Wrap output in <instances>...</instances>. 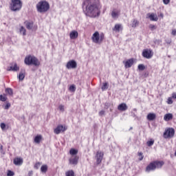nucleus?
<instances>
[{
  "label": "nucleus",
  "instance_id": "obj_1",
  "mask_svg": "<svg viewBox=\"0 0 176 176\" xmlns=\"http://www.w3.org/2000/svg\"><path fill=\"white\" fill-rule=\"evenodd\" d=\"M85 6L84 12L89 17H97L100 16V6L97 0H85L83 2V6Z\"/></svg>",
  "mask_w": 176,
  "mask_h": 176
},
{
  "label": "nucleus",
  "instance_id": "obj_2",
  "mask_svg": "<svg viewBox=\"0 0 176 176\" xmlns=\"http://www.w3.org/2000/svg\"><path fill=\"white\" fill-rule=\"evenodd\" d=\"M36 8L38 13H46L50 9V4L45 0L41 1L36 4Z\"/></svg>",
  "mask_w": 176,
  "mask_h": 176
},
{
  "label": "nucleus",
  "instance_id": "obj_3",
  "mask_svg": "<svg viewBox=\"0 0 176 176\" xmlns=\"http://www.w3.org/2000/svg\"><path fill=\"white\" fill-rule=\"evenodd\" d=\"M25 64H26V65H34V67H39L41 65V62L34 56L29 55L25 58Z\"/></svg>",
  "mask_w": 176,
  "mask_h": 176
},
{
  "label": "nucleus",
  "instance_id": "obj_4",
  "mask_svg": "<svg viewBox=\"0 0 176 176\" xmlns=\"http://www.w3.org/2000/svg\"><path fill=\"white\" fill-rule=\"evenodd\" d=\"M23 3L20 0H11V3H10V9L12 12H17L21 9Z\"/></svg>",
  "mask_w": 176,
  "mask_h": 176
},
{
  "label": "nucleus",
  "instance_id": "obj_5",
  "mask_svg": "<svg viewBox=\"0 0 176 176\" xmlns=\"http://www.w3.org/2000/svg\"><path fill=\"white\" fill-rule=\"evenodd\" d=\"M27 30L32 31H36L38 30V25H34V21H26L24 23Z\"/></svg>",
  "mask_w": 176,
  "mask_h": 176
},
{
  "label": "nucleus",
  "instance_id": "obj_6",
  "mask_svg": "<svg viewBox=\"0 0 176 176\" xmlns=\"http://www.w3.org/2000/svg\"><path fill=\"white\" fill-rule=\"evenodd\" d=\"M175 134V131L173 128L166 129L164 133V138H173Z\"/></svg>",
  "mask_w": 176,
  "mask_h": 176
},
{
  "label": "nucleus",
  "instance_id": "obj_7",
  "mask_svg": "<svg viewBox=\"0 0 176 176\" xmlns=\"http://www.w3.org/2000/svg\"><path fill=\"white\" fill-rule=\"evenodd\" d=\"M142 56L144 57V58H152V57H153V52H152L151 49H145L142 52Z\"/></svg>",
  "mask_w": 176,
  "mask_h": 176
},
{
  "label": "nucleus",
  "instance_id": "obj_8",
  "mask_svg": "<svg viewBox=\"0 0 176 176\" xmlns=\"http://www.w3.org/2000/svg\"><path fill=\"white\" fill-rule=\"evenodd\" d=\"M76 67H78V63H76V61H75L74 60H71L68 61L66 65V68L67 69H75V68H76Z\"/></svg>",
  "mask_w": 176,
  "mask_h": 176
},
{
  "label": "nucleus",
  "instance_id": "obj_9",
  "mask_svg": "<svg viewBox=\"0 0 176 176\" xmlns=\"http://www.w3.org/2000/svg\"><path fill=\"white\" fill-rule=\"evenodd\" d=\"M19 68L17 66V63L12 62L10 63V66L7 67V71H12L13 72H16L19 71Z\"/></svg>",
  "mask_w": 176,
  "mask_h": 176
},
{
  "label": "nucleus",
  "instance_id": "obj_10",
  "mask_svg": "<svg viewBox=\"0 0 176 176\" xmlns=\"http://www.w3.org/2000/svg\"><path fill=\"white\" fill-rule=\"evenodd\" d=\"M95 157L96 159L97 164H100V163L102 162V159H104V153L98 151Z\"/></svg>",
  "mask_w": 176,
  "mask_h": 176
},
{
  "label": "nucleus",
  "instance_id": "obj_11",
  "mask_svg": "<svg viewBox=\"0 0 176 176\" xmlns=\"http://www.w3.org/2000/svg\"><path fill=\"white\" fill-rule=\"evenodd\" d=\"M91 40L94 43H101L100 41V33L98 32H96L91 36Z\"/></svg>",
  "mask_w": 176,
  "mask_h": 176
},
{
  "label": "nucleus",
  "instance_id": "obj_12",
  "mask_svg": "<svg viewBox=\"0 0 176 176\" xmlns=\"http://www.w3.org/2000/svg\"><path fill=\"white\" fill-rule=\"evenodd\" d=\"M67 129H65V126L63 125H58L56 126V128L54 130V133L55 134H60V133H64Z\"/></svg>",
  "mask_w": 176,
  "mask_h": 176
},
{
  "label": "nucleus",
  "instance_id": "obj_13",
  "mask_svg": "<svg viewBox=\"0 0 176 176\" xmlns=\"http://www.w3.org/2000/svg\"><path fill=\"white\" fill-rule=\"evenodd\" d=\"M78 161H79V157H78L77 155H75L69 158V164H73V166H76V164H78Z\"/></svg>",
  "mask_w": 176,
  "mask_h": 176
},
{
  "label": "nucleus",
  "instance_id": "obj_14",
  "mask_svg": "<svg viewBox=\"0 0 176 176\" xmlns=\"http://www.w3.org/2000/svg\"><path fill=\"white\" fill-rule=\"evenodd\" d=\"M123 63L124 64L125 68H131L133 64H134V60H133V58H131L125 62L124 61Z\"/></svg>",
  "mask_w": 176,
  "mask_h": 176
},
{
  "label": "nucleus",
  "instance_id": "obj_15",
  "mask_svg": "<svg viewBox=\"0 0 176 176\" xmlns=\"http://www.w3.org/2000/svg\"><path fill=\"white\" fill-rule=\"evenodd\" d=\"M154 170H156V166H155L154 162L150 163L149 165H148L146 168V171L147 173H149L150 171H153Z\"/></svg>",
  "mask_w": 176,
  "mask_h": 176
},
{
  "label": "nucleus",
  "instance_id": "obj_16",
  "mask_svg": "<svg viewBox=\"0 0 176 176\" xmlns=\"http://www.w3.org/2000/svg\"><path fill=\"white\" fill-rule=\"evenodd\" d=\"M13 163L15 166H21V164H23V159L20 157H15L13 160Z\"/></svg>",
  "mask_w": 176,
  "mask_h": 176
},
{
  "label": "nucleus",
  "instance_id": "obj_17",
  "mask_svg": "<svg viewBox=\"0 0 176 176\" xmlns=\"http://www.w3.org/2000/svg\"><path fill=\"white\" fill-rule=\"evenodd\" d=\"M153 163L155 168H162V167H163V165L164 164V162L163 161H155L153 162Z\"/></svg>",
  "mask_w": 176,
  "mask_h": 176
},
{
  "label": "nucleus",
  "instance_id": "obj_18",
  "mask_svg": "<svg viewBox=\"0 0 176 176\" xmlns=\"http://www.w3.org/2000/svg\"><path fill=\"white\" fill-rule=\"evenodd\" d=\"M147 16H148V19H150V20L151 21H157V20H159V18H157V16L155 15V14L152 13H148L147 14Z\"/></svg>",
  "mask_w": 176,
  "mask_h": 176
},
{
  "label": "nucleus",
  "instance_id": "obj_19",
  "mask_svg": "<svg viewBox=\"0 0 176 176\" xmlns=\"http://www.w3.org/2000/svg\"><path fill=\"white\" fill-rule=\"evenodd\" d=\"M118 111H127V104H126V103H122L120 105H118Z\"/></svg>",
  "mask_w": 176,
  "mask_h": 176
},
{
  "label": "nucleus",
  "instance_id": "obj_20",
  "mask_svg": "<svg viewBox=\"0 0 176 176\" xmlns=\"http://www.w3.org/2000/svg\"><path fill=\"white\" fill-rule=\"evenodd\" d=\"M146 119L150 121L155 120V119H156V114L154 113H149L146 116Z\"/></svg>",
  "mask_w": 176,
  "mask_h": 176
},
{
  "label": "nucleus",
  "instance_id": "obj_21",
  "mask_svg": "<svg viewBox=\"0 0 176 176\" xmlns=\"http://www.w3.org/2000/svg\"><path fill=\"white\" fill-rule=\"evenodd\" d=\"M79 34L78 33V32L74 30L72 31L69 34V36L71 39H76V38H78Z\"/></svg>",
  "mask_w": 176,
  "mask_h": 176
},
{
  "label": "nucleus",
  "instance_id": "obj_22",
  "mask_svg": "<svg viewBox=\"0 0 176 176\" xmlns=\"http://www.w3.org/2000/svg\"><path fill=\"white\" fill-rule=\"evenodd\" d=\"M173 119V113H166L164 115V120H165V122H169V120H172Z\"/></svg>",
  "mask_w": 176,
  "mask_h": 176
},
{
  "label": "nucleus",
  "instance_id": "obj_23",
  "mask_svg": "<svg viewBox=\"0 0 176 176\" xmlns=\"http://www.w3.org/2000/svg\"><path fill=\"white\" fill-rule=\"evenodd\" d=\"M119 14H120V12L119 11L113 10L111 12L112 19H118L119 17Z\"/></svg>",
  "mask_w": 176,
  "mask_h": 176
},
{
  "label": "nucleus",
  "instance_id": "obj_24",
  "mask_svg": "<svg viewBox=\"0 0 176 176\" xmlns=\"http://www.w3.org/2000/svg\"><path fill=\"white\" fill-rule=\"evenodd\" d=\"M140 24V22L137 19H133L132 21L131 27L132 28H136V27H138Z\"/></svg>",
  "mask_w": 176,
  "mask_h": 176
},
{
  "label": "nucleus",
  "instance_id": "obj_25",
  "mask_svg": "<svg viewBox=\"0 0 176 176\" xmlns=\"http://www.w3.org/2000/svg\"><path fill=\"white\" fill-rule=\"evenodd\" d=\"M113 30V31H117V32H119L120 30H123V28L122 27L121 24H116Z\"/></svg>",
  "mask_w": 176,
  "mask_h": 176
},
{
  "label": "nucleus",
  "instance_id": "obj_26",
  "mask_svg": "<svg viewBox=\"0 0 176 176\" xmlns=\"http://www.w3.org/2000/svg\"><path fill=\"white\" fill-rule=\"evenodd\" d=\"M41 141H42V135H38L34 138V142L36 144H40Z\"/></svg>",
  "mask_w": 176,
  "mask_h": 176
},
{
  "label": "nucleus",
  "instance_id": "obj_27",
  "mask_svg": "<svg viewBox=\"0 0 176 176\" xmlns=\"http://www.w3.org/2000/svg\"><path fill=\"white\" fill-rule=\"evenodd\" d=\"M5 92L6 93V94H8V96H13V89L12 88H6L5 89Z\"/></svg>",
  "mask_w": 176,
  "mask_h": 176
},
{
  "label": "nucleus",
  "instance_id": "obj_28",
  "mask_svg": "<svg viewBox=\"0 0 176 176\" xmlns=\"http://www.w3.org/2000/svg\"><path fill=\"white\" fill-rule=\"evenodd\" d=\"M0 127L3 131H5V130H8V129H9V126H6V124L4 122H1L0 124Z\"/></svg>",
  "mask_w": 176,
  "mask_h": 176
},
{
  "label": "nucleus",
  "instance_id": "obj_29",
  "mask_svg": "<svg viewBox=\"0 0 176 176\" xmlns=\"http://www.w3.org/2000/svg\"><path fill=\"white\" fill-rule=\"evenodd\" d=\"M41 173H43V174H46V173H47V165L45 164L43 165L41 168Z\"/></svg>",
  "mask_w": 176,
  "mask_h": 176
},
{
  "label": "nucleus",
  "instance_id": "obj_30",
  "mask_svg": "<svg viewBox=\"0 0 176 176\" xmlns=\"http://www.w3.org/2000/svg\"><path fill=\"white\" fill-rule=\"evenodd\" d=\"M70 155H72L73 156L75 155H78V150L74 148H71L69 151Z\"/></svg>",
  "mask_w": 176,
  "mask_h": 176
},
{
  "label": "nucleus",
  "instance_id": "obj_31",
  "mask_svg": "<svg viewBox=\"0 0 176 176\" xmlns=\"http://www.w3.org/2000/svg\"><path fill=\"white\" fill-rule=\"evenodd\" d=\"M66 176H75V173H74V170H68L65 173Z\"/></svg>",
  "mask_w": 176,
  "mask_h": 176
},
{
  "label": "nucleus",
  "instance_id": "obj_32",
  "mask_svg": "<svg viewBox=\"0 0 176 176\" xmlns=\"http://www.w3.org/2000/svg\"><path fill=\"white\" fill-rule=\"evenodd\" d=\"M69 91H72V92L76 91V87L75 86V85H72L69 87Z\"/></svg>",
  "mask_w": 176,
  "mask_h": 176
},
{
  "label": "nucleus",
  "instance_id": "obj_33",
  "mask_svg": "<svg viewBox=\"0 0 176 176\" xmlns=\"http://www.w3.org/2000/svg\"><path fill=\"white\" fill-rule=\"evenodd\" d=\"M8 100V98L6 96L0 95V101H2L3 102H5Z\"/></svg>",
  "mask_w": 176,
  "mask_h": 176
},
{
  "label": "nucleus",
  "instance_id": "obj_34",
  "mask_svg": "<svg viewBox=\"0 0 176 176\" xmlns=\"http://www.w3.org/2000/svg\"><path fill=\"white\" fill-rule=\"evenodd\" d=\"M153 144H155V140H151L146 142V144L148 145V146H152Z\"/></svg>",
  "mask_w": 176,
  "mask_h": 176
},
{
  "label": "nucleus",
  "instance_id": "obj_35",
  "mask_svg": "<svg viewBox=\"0 0 176 176\" xmlns=\"http://www.w3.org/2000/svg\"><path fill=\"white\" fill-rule=\"evenodd\" d=\"M107 89H108V82H104L102 87V90L104 91V90H107Z\"/></svg>",
  "mask_w": 176,
  "mask_h": 176
},
{
  "label": "nucleus",
  "instance_id": "obj_36",
  "mask_svg": "<svg viewBox=\"0 0 176 176\" xmlns=\"http://www.w3.org/2000/svg\"><path fill=\"white\" fill-rule=\"evenodd\" d=\"M166 102H167V104H168V105H171V104H173V96L168 98Z\"/></svg>",
  "mask_w": 176,
  "mask_h": 176
},
{
  "label": "nucleus",
  "instance_id": "obj_37",
  "mask_svg": "<svg viewBox=\"0 0 176 176\" xmlns=\"http://www.w3.org/2000/svg\"><path fill=\"white\" fill-rule=\"evenodd\" d=\"M138 68L140 71H144V69H145V66L142 64H140L138 65Z\"/></svg>",
  "mask_w": 176,
  "mask_h": 176
},
{
  "label": "nucleus",
  "instance_id": "obj_38",
  "mask_svg": "<svg viewBox=\"0 0 176 176\" xmlns=\"http://www.w3.org/2000/svg\"><path fill=\"white\" fill-rule=\"evenodd\" d=\"M104 33L99 34V39L100 41V43H102V41H104Z\"/></svg>",
  "mask_w": 176,
  "mask_h": 176
},
{
  "label": "nucleus",
  "instance_id": "obj_39",
  "mask_svg": "<svg viewBox=\"0 0 176 176\" xmlns=\"http://www.w3.org/2000/svg\"><path fill=\"white\" fill-rule=\"evenodd\" d=\"M14 172L12 170H8L7 176H14Z\"/></svg>",
  "mask_w": 176,
  "mask_h": 176
},
{
  "label": "nucleus",
  "instance_id": "obj_40",
  "mask_svg": "<svg viewBox=\"0 0 176 176\" xmlns=\"http://www.w3.org/2000/svg\"><path fill=\"white\" fill-rule=\"evenodd\" d=\"M111 102L104 103V109H108V108H109V107H111Z\"/></svg>",
  "mask_w": 176,
  "mask_h": 176
},
{
  "label": "nucleus",
  "instance_id": "obj_41",
  "mask_svg": "<svg viewBox=\"0 0 176 176\" xmlns=\"http://www.w3.org/2000/svg\"><path fill=\"white\" fill-rule=\"evenodd\" d=\"M58 109H59L61 112H64V111H65L64 105L60 104L59 107H58Z\"/></svg>",
  "mask_w": 176,
  "mask_h": 176
},
{
  "label": "nucleus",
  "instance_id": "obj_42",
  "mask_svg": "<svg viewBox=\"0 0 176 176\" xmlns=\"http://www.w3.org/2000/svg\"><path fill=\"white\" fill-rule=\"evenodd\" d=\"M39 167H41V162L36 163V164L34 165V168H36V170H38Z\"/></svg>",
  "mask_w": 176,
  "mask_h": 176
},
{
  "label": "nucleus",
  "instance_id": "obj_43",
  "mask_svg": "<svg viewBox=\"0 0 176 176\" xmlns=\"http://www.w3.org/2000/svg\"><path fill=\"white\" fill-rule=\"evenodd\" d=\"M10 106H11L10 103V102H7L6 104L5 105L4 109H9L10 108Z\"/></svg>",
  "mask_w": 176,
  "mask_h": 176
},
{
  "label": "nucleus",
  "instance_id": "obj_44",
  "mask_svg": "<svg viewBox=\"0 0 176 176\" xmlns=\"http://www.w3.org/2000/svg\"><path fill=\"white\" fill-rule=\"evenodd\" d=\"M105 115V111L102 110L99 112V116H104Z\"/></svg>",
  "mask_w": 176,
  "mask_h": 176
},
{
  "label": "nucleus",
  "instance_id": "obj_45",
  "mask_svg": "<svg viewBox=\"0 0 176 176\" xmlns=\"http://www.w3.org/2000/svg\"><path fill=\"white\" fill-rule=\"evenodd\" d=\"M149 28H151V31H153V30H156V26L155 25H150Z\"/></svg>",
  "mask_w": 176,
  "mask_h": 176
},
{
  "label": "nucleus",
  "instance_id": "obj_46",
  "mask_svg": "<svg viewBox=\"0 0 176 176\" xmlns=\"http://www.w3.org/2000/svg\"><path fill=\"white\" fill-rule=\"evenodd\" d=\"M138 156H140V157L139 158V160H142V159H144V155H142V153H138Z\"/></svg>",
  "mask_w": 176,
  "mask_h": 176
},
{
  "label": "nucleus",
  "instance_id": "obj_47",
  "mask_svg": "<svg viewBox=\"0 0 176 176\" xmlns=\"http://www.w3.org/2000/svg\"><path fill=\"white\" fill-rule=\"evenodd\" d=\"M164 5H168L170 3V0H163Z\"/></svg>",
  "mask_w": 176,
  "mask_h": 176
},
{
  "label": "nucleus",
  "instance_id": "obj_48",
  "mask_svg": "<svg viewBox=\"0 0 176 176\" xmlns=\"http://www.w3.org/2000/svg\"><path fill=\"white\" fill-rule=\"evenodd\" d=\"M19 80H23V73H20L19 75Z\"/></svg>",
  "mask_w": 176,
  "mask_h": 176
},
{
  "label": "nucleus",
  "instance_id": "obj_49",
  "mask_svg": "<svg viewBox=\"0 0 176 176\" xmlns=\"http://www.w3.org/2000/svg\"><path fill=\"white\" fill-rule=\"evenodd\" d=\"M171 34H172V35H173V36H176V30L175 29L173 30Z\"/></svg>",
  "mask_w": 176,
  "mask_h": 176
},
{
  "label": "nucleus",
  "instance_id": "obj_50",
  "mask_svg": "<svg viewBox=\"0 0 176 176\" xmlns=\"http://www.w3.org/2000/svg\"><path fill=\"white\" fill-rule=\"evenodd\" d=\"M172 98H175V100H176V94L175 93L172 94Z\"/></svg>",
  "mask_w": 176,
  "mask_h": 176
},
{
  "label": "nucleus",
  "instance_id": "obj_51",
  "mask_svg": "<svg viewBox=\"0 0 176 176\" xmlns=\"http://www.w3.org/2000/svg\"><path fill=\"white\" fill-rule=\"evenodd\" d=\"M28 175H29V176L32 175V170L29 171Z\"/></svg>",
  "mask_w": 176,
  "mask_h": 176
},
{
  "label": "nucleus",
  "instance_id": "obj_52",
  "mask_svg": "<svg viewBox=\"0 0 176 176\" xmlns=\"http://www.w3.org/2000/svg\"><path fill=\"white\" fill-rule=\"evenodd\" d=\"M23 35H25V29L23 28Z\"/></svg>",
  "mask_w": 176,
  "mask_h": 176
},
{
  "label": "nucleus",
  "instance_id": "obj_53",
  "mask_svg": "<svg viewBox=\"0 0 176 176\" xmlns=\"http://www.w3.org/2000/svg\"><path fill=\"white\" fill-rule=\"evenodd\" d=\"M22 30H23V26H21V28H20V32H21Z\"/></svg>",
  "mask_w": 176,
  "mask_h": 176
},
{
  "label": "nucleus",
  "instance_id": "obj_54",
  "mask_svg": "<svg viewBox=\"0 0 176 176\" xmlns=\"http://www.w3.org/2000/svg\"><path fill=\"white\" fill-rule=\"evenodd\" d=\"M2 148H3V146H1V149H2Z\"/></svg>",
  "mask_w": 176,
  "mask_h": 176
},
{
  "label": "nucleus",
  "instance_id": "obj_55",
  "mask_svg": "<svg viewBox=\"0 0 176 176\" xmlns=\"http://www.w3.org/2000/svg\"><path fill=\"white\" fill-rule=\"evenodd\" d=\"M133 111H137V109H133Z\"/></svg>",
  "mask_w": 176,
  "mask_h": 176
},
{
  "label": "nucleus",
  "instance_id": "obj_56",
  "mask_svg": "<svg viewBox=\"0 0 176 176\" xmlns=\"http://www.w3.org/2000/svg\"><path fill=\"white\" fill-rule=\"evenodd\" d=\"M24 78H25V76H23V79H24Z\"/></svg>",
  "mask_w": 176,
  "mask_h": 176
},
{
  "label": "nucleus",
  "instance_id": "obj_57",
  "mask_svg": "<svg viewBox=\"0 0 176 176\" xmlns=\"http://www.w3.org/2000/svg\"><path fill=\"white\" fill-rule=\"evenodd\" d=\"M111 111H112V109H110Z\"/></svg>",
  "mask_w": 176,
  "mask_h": 176
}]
</instances>
